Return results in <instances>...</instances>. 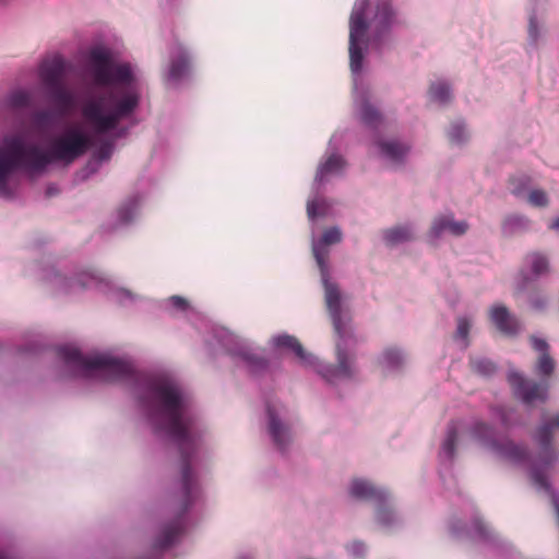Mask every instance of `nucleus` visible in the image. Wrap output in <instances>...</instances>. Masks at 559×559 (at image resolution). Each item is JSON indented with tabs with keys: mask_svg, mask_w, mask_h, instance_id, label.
<instances>
[{
	"mask_svg": "<svg viewBox=\"0 0 559 559\" xmlns=\"http://www.w3.org/2000/svg\"><path fill=\"white\" fill-rule=\"evenodd\" d=\"M33 269L38 271L39 281L56 295H74L86 288L95 287L122 306L132 305L139 299L136 294L116 285L99 272L79 271L68 274L53 265L40 266L38 264H34Z\"/></svg>",
	"mask_w": 559,
	"mask_h": 559,
	"instance_id": "obj_5",
	"label": "nucleus"
},
{
	"mask_svg": "<svg viewBox=\"0 0 559 559\" xmlns=\"http://www.w3.org/2000/svg\"><path fill=\"white\" fill-rule=\"evenodd\" d=\"M428 94L431 102L440 105L447 104L452 97L451 86L445 81L433 82Z\"/></svg>",
	"mask_w": 559,
	"mask_h": 559,
	"instance_id": "obj_32",
	"label": "nucleus"
},
{
	"mask_svg": "<svg viewBox=\"0 0 559 559\" xmlns=\"http://www.w3.org/2000/svg\"><path fill=\"white\" fill-rule=\"evenodd\" d=\"M527 201L534 206L544 207L548 204V197L544 190H531L527 195Z\"/></svg>",
	"mask_w": 559,
	"mask_h": 559,
	"instance_id": "obj_40",
	"label": "nucleus"
},
{
	"mask_svg": "<svg viewBox=\"0 0 559 559\" xmlns=\"http://www.w3.org/2000/svg\"><path fill=\"white\" fill-rule=\"evenodd\" d=\"M163 308L173 314H177L189 311L191 307L186 298L175 295L163 301Z\"/></svg>",
	"mask_w": 559,
	"mask_h": 559,
	"instance_id": "obj_34",
	"label": "nucleus"
},
{
	"mask_svg": "<svg viewBox=\"0 0 559 559\" xmlns=\"http://www.w3.org/2000/svg\"><path fill=\"white\" fill-rule=\"evenodd\" d=\"M335 362H324L314 356V362L309 367L313 369L328 384L337 386L354 381L359 373L357 354L355 350L356 336L354 331L334 333Z\"/></svg>",
	"mask_w": 559,
	"mask_h": 559,
	"instance_id": "obj_6",
	"label": "nucleus"
},
{
	"mask_svg": "<svg viewBox=\"0 0 559 559\" xmlns=\"http://www.w3.org/2000/svg\"><path fill=\"white\" fill-rule=\"evenodd\" d=\"M385 508H388L390 511H386L385 512V519L386 520H392V515L394 514L396 516V521H394L391 525H383L382 523H379L377 520L376 522L383 528V530H393V528H396L399 527L402 523H403V518L402 515L399 513V511L396 510L394 503H393V498L391 496V493H389L385 498Z\"/></svg>",
	"mask_w": 559,
	"mask_h": 559,
	"instance_id": "obj_36",
	"label": "nucleus"
},
{
	"mask_svg": "<svg viewBox=\"0 0 559 559\" xmlns=\"http://www.w3.org/2000/svg\"><path fill=\"white\" fill-rule=\"evenodd\" d=\"M408 362L405 349L399 346H388L382 349L377 358V364L384 376L401 374Z\"/></svg>",
	"mask_w": 559,
	"mask_h": 559,
	"instance_id": "obj_17",
	"label": "nucleus"
},
{
	"mask_svg": "<svg viewBox=\"0 0 559 559\" xmlns=\"http://www.w3.org/2000/svg\"><path fill=\"white\" fill-rule=\"evenodd\" d=\"M31 94L26 90L17 88L7 96V105L14 109L26 108L31 105Z\"/></svg>",
	"mask_w": 559,
	"mask_h": 559,
	"instance_id": "obj_33",
	"label": "nucleus"
},
{
	"mask_svg": "<svg viewBox=\"0 0 559 559\" xmlns=\"http://www.w3.org/2000/svg\"><path fill=\"white\" fill-rule=\"evenodd\" d=\"M472 369L484 377H489L496 371L495 364L485 357H474L471 359Z\"/></svg>",
	"mask_w": 559,
	"mask_h": 559,
	"instance_id": "obj_35",
	"label": "nucleus"
},
{
	"mask_svg": "<svg viewBox=\"0 0 559 559\" xmlns=\"http://www.w3.org/2000/svg\"><path fill=\"white\" fill-rule=\"evenodd\" d=\"M151 559H156V558H151Z\"/></svg>",
	"mask_w": 559,
	"mask_h": 559,
	"instance_id": "obj_49",
	"label": "nucleus"
},
{
	"mask_svg": "<svg viewBox=\"0 0 559 559\" xmlns=\"http://www.w3.org/2000/svg\"><path fill=\"white\" fill-rule=\"evenodd\" d=\"M531 227L530 218L521 214H510L503 218L501 224V230L506 237L521 235L528 231Z\"/></svg>",
	"mask_w": 559,
	"mask_h": 559,
	"instance_id": "obj_25",
	"label": "nucleus"
},
{
	"mask_svg": "<svg viewBox=\"0 0 559 559\" xmlns=\"http://www.w3.org/2000/svg\"><path fill=\"white\" fill-rule=\"evenodd\" d=\"M447 138L453 146L466 145L471 139V132L465 121L462 119L451 121L447 130Z\"/></svg>",
	"mask_w": 559,
	"mask_h": 559,
	"instance_id": "obj_28",
	"label": "nucleus"
},
{
	"mask_svg": "<svg viewBox=\"0 0 559 559\" xmlns=\"http://www.w3.org/2000/svg\"><path fill=\"white\" fill-rule=\"evenodd\" d=\"M56 115L50 109H38L33 112L32 119L36 127L40 129L49 128L55 122Z\"/></svg>",
	"mask_w": 559,
	"mask_h": 559,
	"instance_id": "obj_37",
	"label": "nucleus"
},
{
	"mask_svg": "<svg viewBox=\"0 0 559 559\" xmlns=\"http://www.w3.org/2000/svg\"><path fill=\"white\" fill-rule=\"evenodd\" d=\"M324 305L334 333L354 331L348 295L331 276L330 270L320 271Z\"/></svg>",
	"mask_w": 559,
	"mask_h": 559,
	"instance_id": "obj_8",
	"label": "nucleus"
},
{
	"mask_svg": "<svg viewBox=\"0 0 559 559\" xmlns=\"http://www.w3.org/2000/svg\"><path fill=\"white\" fill-rule=\"evenodd\" d=\"M343 239V233L340 227L333 226L323 231V234L316 238L312 233L311 247L316 263L320 271L330 270L329 257L331 247L337 245Z\"/></svg>",
	"mask_w": 559,
	"mask_h": 559,
	"instance_id": "obj_15",
	"label": "nucleus"
},
{
	"mask_svg": "<svg viewBox=\"0 0 559 559\" xmlns=\"http://www.w3.org/2000/svg\"><path fill=\"white\" fill-rule=\"evenodd\" d=\"M182 532V523L180 519H176L170 523L165 524L156 540L154 542V551L159 552L171 547L178 539Z\"/></svg>",
	"mask_w": 559,
	"mask_h": 559,
	"instance_id": "obj_24",
	"label": "nucleus"
},
{
	"mask_svg": "<svg viewBox=\"0 0 559 559\" xmlns=\"http://www.w3.org/2000/svg\"><path fill=\"white\" fill-rule=\"evenodd\" d=\"M549 228L559 233V216L552 219V222L549 224Z\"/></svg>",
	"mask_w": 559,
	"mask_h": 559,
	"instance_id": "obj_45",
	"label": "nucleus"
},
{
	"mask_svg": "<svg viewBox=\"0 0 559 559\" xmlns=\"http://www.w3.org/2000/svg\"><path fill=\"white\" fill-rule=\"evenodd\" d=\"M460 442L459 429L455 424H451L447 428L445 437L441 443L439 451V460L441 465L450 466L456 455Z\"/></svg>",
	"mask_w": 559,
	"mask_h": 559,
	"instance_id": "obj_22",
	"label": "nucleus"
},
{
	"mask_svg": "<svg viewBox=\"0 0 559 559\" xmlns=\"http://www.w3.org/2000/svg\"><path fill=\"white\" fill-rule=\"evenodd\" d=\"M528 43L536 46L542 38V27L538 23L536 15H531L527 26Z\"/></svg>",
	"mask_w": 559,
	"mask_h": 559,
	"instance_id": "obj_38",
	"label": "nucleus"
},
{
	"mask_svg": "<svg viewBox=\"0 0 559 559\" xmlns=\"http://www.w3.org/2000/svg\"><path fill=\"white\" fill-rule=\"evenodd\" d=\"M338 135L336 133L333 134L329 141L325 154L321 157L318 164L313 181V190L345 173L347 163L338 153Z\"/></svg>",
	"mask_w": 559,
	"mask_h": 559,
	"instance_id": "obj_13",
	"label": "nucleus"
},
{
	"mask_svg": "<svg viewBox=\"0 0 559 559\" xmlns=\"http://www.w3.org/2000/svg\"><path fill=\"white\" fill-rule=\"evenodd\" d=\"M514 394L525 404L544 403L548 399L549 385L546 381L536 382L522 373L511 370L508 374Z\"/></svg>",
	"mask_w": 559,
	"mask_h": 559,
	"instance_id": "obj_14",
	"label": "nucleus"
},
{
	"mask_svg": "<svg viewBox=\"0 0 559 559\" xmlns=\"http://www.w3.org/2000/svg\"><path fill=\"white\" fill-rule=\"evenodd\" d=\"M270 343L275 347H286L293 349L296 356L300 359L301 364L307 367L314 362V355L307 353L298 340L292 335H275L271 338Z\"/></svg>",
	"mask_w": 559,
	"mask_h": 559,
	"instance_id": "obj_23",
	"label": "nucleus"
},
{
	"mask_svg": "<svg viewBox=\"0 0 559 559\" xmlns=\"http://www.w3.org/2000/svg\"><path fill=\"white\" fill-rule=\"evenodd\" d=\"M346 549L349 556H352L355 559L364 557L367 551L366 545L361 542H353L347 545Z\"/></svg>",
	"mask_w": 559,
	"mask_h": 559,
	"instance_id": "obj_42",
	"label": "nucleus"
},
{
	"mask_svg": "<svg viewBox=\"0 0 559 559\" xmlns=\"http://www.w3.org/2000/svg\"><path fill=\"white\" fill-rule=\"evenodd\" d=\"M489 317L493 325L506 335H514L519 331L516 319L503 305H495L489 310Z\"/></svg>",
	"mask_w": 559,
	"mask_h": 559,
	"instance_id": "obj_21",
	"label": "nucleus"
},
{
	"mask_svg": "<svg viewBox=\"0 0 559 559\" xmlns=\"http://www.w3.org/2000/svg\"><path fill=\"white\" fill-rule=\"evenodd\" d=\"M87 80L78 102L80 121L51 138L48 147L27 143L20 133L5 134L0 143V198L12 199L20 175L43 176L53 163L70 165L102 136L133 115L141 100L143 71L135 63L118 62L114 51L94 46L88 51Z\"/></svg>",
	"mask_w": 559,
	"mask_h": 559,
	"instance_id": "obj_1",
	"label": "nucleus"
},
{
	"mask_svg": "<svg viewBox=\"0 0 559 559\" xmlns=\"http://www.w3.org/2000/svg\"><path fill=\"white\" fill-rule=\"evenodd\" d=\"M0 559H17L10 551L0 547Z\"/></svg>",
	"mask_w": 559,
	"mask_h": 559,
	"instance_id": "obj_44",
	"label": "nucleus"
},
{
	"mask_svg": "<svg viewBox=\"0 0 559 559\" xmlns=\"http://www.w3.org/2000/svg\"><path fill=\"white\" fill-rule=\"evenodd\" d=\"M56 193H58V189L56 187H53V186L48 187V189H47L48 195H53Z\"/></svg>",
	"mask_w": 559,
	"mask_h": 559,
	"instance_id": "obj_46",
	"label": "nucleus"
},
{
	"mask_svg": "<svg viewBox=\"0 0 559 559\" xmlns=\"http://www.w3.org/2000/svg\"><path fill=\"white\" fill-rule=\"evenodd\" d=\"M475 318L471 313H464L456 318V330L454 337L461 342L464 347L468 346V335L474 325Z\"/></svg>",
	"mask_w": 559,
	"mask_h": 559,
	"instance_id": "obj_31",
	"label": "nucleus"
},
{
	"mask_svg": "<svg viewBox=\"0 0 559 559\" xmlns=\"http://www.w3.org/2000/svg\"><path fill=\"white\" fill-rule=\"evenodd\" d=\"M449 531L454 537L457 538L464 536H479L493 539L495 542H500L502 546H506V543L498 539L497 536L491 533L487 524H485L480 519L475 520L472 528H467L465 524H462L461 520L453 519L449 523Z\"/></svg>",
	"mask_w": 559,
	"mask_h": 559,
	"instance_id": "obj_19",
	"label": "nucleus"
},
{
	"mask_svg": "<svg viewBox=\"0 0 559 559\" xmlns=\"http://www.w3.org/2000/svg\"><path fill=\"white\" fill-rule=\"evenodd\" d=\"M555 429L559 430V412L543 420L536 428L533 435L537 447L535 454H531L523 444L508 439L499 441L495 429L481 420L473 423L469 433L481 447L497 456L528 469L532 486L539 495L550 499L559 526V500L549 481L550 472L559 461V452L552 445Z\"/></svg>",
	"mask_w": 559,
	"mask_h": 559,
	"instance_id": "obj_4",
	"label": "nucleus"
},
{
	"mask_svg": "<svg viewBox=\"0 0 559 559\" xmlns=\"http://www.w3.org/2000/svg\"><path fill=\"white\" fill-rule=\"evenodd\" d=\"M531 345L534 350L539 353L535 364V372L540 377H549L555 370L556 361L548 353V343L544 338L531 336Z\"/></svg>",
	"mask_w": 559,
	"mask_h": 559,
	"instance_id": "obj_20",
	"label": "nucleus"
},
{
	"mask_svg": "<svg viewBox=\"0 0 559 559\" xmlns=\"http://www.w3.org/2000/svg\"><path fill=\"white\" fill-rule=\"evenodd\" d=\"M319 188L313 190L307 202V215L310 221L324 217L330 214L331 203L318 194Z\"/></svg>",
	"mask_w": 559,
	"mask_h": 559,
	"instance_id": "obj_30",
	"label": "nucleus"
},
{
	"mask_svg": "<svg viewBox=\"0 0 559 559\" xmlns=\"http://www.w3.org/2000/svg\"><path fill=\"white\" fill-rule=\"evenodd\" d=\"M266 429L275 448L284 452L293 443L295 432L287 408L281 403L266 406Z\"/></svg>",
	"mask_w": 559,
	"mask_h": 559,
	"instance_id": "obj_11",
	"label": "nucleus"
},
{
	"mask_svg": "<svg viewBox=\"0 0 559 559\" xmlns=\"http://www.w3.org/2000/svg\"><path fill=\"white\" fill-rule=\"evenodd\" d=\"M237 559H252L250 555H241Z\"/></svg>",
	"mask_w": 559,
	"mask_h": 559,
	"instance_id": "obj_48",
	"label": "nucleus"
},
{
	"mask_svg": "<svg viewBox=\"0 0 559 559\" xmlns=\"http://www.w3.org/2000/svg\"><path fill=\"white\" fill-rule=\"evenodd\" d=\"M215 337L217 343L250 372L259 373L266 368L267 361L261 350L253 348L249 341L223 328L215 331Z\"/></svg>",
	"mask_w": 559,
	"mask_h": 559,
	"instance_id": "obj_9",
	"label": "nucleus"
},
{
	"mask_svg": "<svg viewBox=\"0 0 559 559\" xmlns=\"http://www.w3.org/2000/svg\"><path fill=\"white\" fill-rule=\"evenodd\" d=\"M415 234L416 228L413 224L397 225L384 230L383 240L388 246H397L414 239Z\"/></svg>",
	"mask_w": 559,
	"mask_h": 559,
	"instance_id": "obj_26",
	"label": "nucleus"
},
{
	"mask_svg": "<svg viewBox=\"0 0 559 559\" xmlns=\"http://www.w3.org/2000/svg\"><path fill=\"white\" fill-rule=\"evenodd\" d=\"M399 23L390 0L377 3L356 0L349 15L348 53L355 111L362 123L371 128L380 123L381 114L370 103L371 90L365 78L368 71L366 56L369 48L378 45Z\"/></svg>",
	"mask_w": 559,
	"mask_h": 559,
	"instance_id": "obj_3",
	"label": "nucleus"
},
{
	"mask_svg": "<svg viewBox=\"0 0 559 559\" xmlns=\"http://www.w3.org/2000/svg\"><path fill=\"white\" fill-rule=\"evenodd\" d=\"M512 192L515 194V195H521L522 194V190L518 187H513L512 188Z\"/></svg>",
	"mask_w": 559,
	"mask_h": 559,
	"instance_id": "obj_47",
	"label": "nucleus"
},
{
	"mask_svg": "<svg viewBox=\"0 0 559 559\" xmlns=\"http://www.w3.org/2000/svg\"><path fill=\"white\" fill-rule=\"evenodd\" d=\"M413 143L401 136H379L373 141V154L390 169H403L412 153Z\"/></svg>",
	"mask_w": 559,
	"mask_h": 559,
	"instance_id": "obj_10",
	"label": "nucleus"
},
{
	"mask_svg": "<svg viewBox=\"0 0 559 559\" xmlns=\"http://www.w3.org/2000/svg\"><path fill=\"white\" fill-rule=\"evenodd\" d=\"M114 152V141H104L94 153V159L103 163L108 160Z\"/></svg>",
	"mask_w": 559,
	"mask_h": 559,
	"instance_id": "obj_39",
	"label": "nucleus"
},
{
	"mask_svg": "<svg viewBox=\"0 0 559 559\" xmlns=\"http://www.w3.org/2000/svg\"><path fill=\"white\" fill-rule=\"evenodd\" d=\"M348 493L357 500L371 501L374 504V519L383 525H391L396 521L393 514L392 520L385 519V512L390 511L385 508V498L390 493L383 487L377 486L371 480L364 477L353 478L348 485Z\"/></svg>",
	"mask_w": 559,
	"mask_h": 559,
	"instance_id": "obj_12",
	"label": "nucleus"
},
{
	"mask_svg": "<svg viewBox=\"0 0 559 559\" xmlns=\"http://www.w3.org/2000/svg\"><path fill=\"white\" fill-rule=\"evenodd\" d=\"M141 211V198L132 197L124 201L117 210V218L119 225H128L134 222Z\"/></svg>",
	"mask_w": 559,
	"mask_h": 559,
	"instance_id": "obj_29",
	"label": "nucleus"
},
{
	"mask_svg": "<svg viewBox=\"0 0 559 559\" xmlns=\"http://www.w3.org/2000/svg\"><path fill=\"white\" fill-rule=\"evenodd\" d=\"M524 264L534 278H539L550 273L549 259L545 253L538 251L527 253Z\"/></svg>",
	"mask_w": 559,
	"mask_h": 559,
	"instance_id": "obj_27",
	"label": "nucleus"
},
{
	"mask_svg": "<svg viewBox=\"0 0 559 559\" xmlns=\"http://www.w3.org/2000/svg\"><path fill=\"white\" fill-rule=\"evenodd\" d=\"M528 302L533 309L544 310L548 305V297L540 292H534L530 295Z\"/></svg>",
	"mask_w": 559,
	"mask_h": 559,
	"instance_id": "obj_41",
	"label": "nucleus"
},
{
	"mask_svg": "<svg viewBox=\"0 0 559 559\" xmlns=\"http://www.w3.org/2000/svg\"><path fill=\"white\" fill-rule=\"evenodd\" d=\"M189 67L190 58L188 51L181 45H176L171 49L169 63L165 71L167 82L178 83L188 74Z\"/></svg>",
	"mask_w": 559,
	"mask_h": 559,
	"instance_id": "obj_18",
	"label": "nucleus"
},
{
	"mask_svg": "<svg viewBox=\"0 0 559 559\" xmlns=\"http://www.w3.org/2000/svg\"><path fill=\"white\" fill-rule=\"evenodd\" d=\"M495 412L497 413V415L499 416L501 423L503 426L508 427V426H511L512 425V420H511V413H512V409H509V408H506L503 406H498L495 408Z\"/></svg>",
	"mask_w": 559,
	"mask_h": 559,
	"instance_id": "obj_43",
	"label": "nucleus"
},
{
	"mask_svg": "<svg viewBox=\"0 0 559 559\" xmlns=\"http://www.w3.org/2000/svg\"><path fill=\"white\" fill-rule=\"evenodd\" d=\"M469 229V224L465 219H455L454 215L440 214L432 219L429 240L435 242L445 236L461 237Z\"/></svg>",
	"mask_w": 559,
	"mask_h": 559,
	"instance_id": "obj_16",
	"label": "nucleus"
},
{
	"mask_svg": "<svg viewBox=\"0 0 559 559\" xmlns=\"http://www.w3.org/2000/svg\"><path fill=\"white\" fill-rule=\"evenodd\" d=\"M69 63L61 56H53L41 61L38 78L60 115L68 112L74 104L73 93L67 83Z\"/></svg>",
	"mask_w": 559,
	"mask_h": 559,
	"instance_id": "obj_7",
	"label": "nucleus"
},
{
	"mask_svg": "<svg viewBox=\"0 0 559 559\" xmlns=\"http://www.w3.org/2000/svg\"><path fill=\"white\" fill-rule=\"evenodd\" d=\"M58 356L69 377L128 385L152 430L176 444L180 469L177 511L185 513L198 495L194 466L211 432L193 412L190 396L179 381L166 371L139 372L129 357L111 352L84 355L75 346L66 345L58 349Z\"/></svg>",
	"mask_w": 559,
	"mask_h": 559,
	"instance_id": "obj_2",
	"label": "nucleus"
}]
</instances>
